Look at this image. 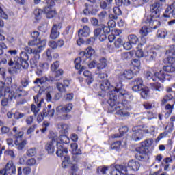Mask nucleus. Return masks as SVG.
I'll use <instances>...</instances> for the list:
<instances>
[{
  "instance_id": "3c124183",
  "label": "nucleus",
  "mask_w": 175,
  "mask_h": 175,
  "mask_svg": "<svg viewBox=\"0 0 175 175\" xmlns=\"http://www.w3.org/2000/svg\"><path fill=\"white\" fill-rule=\"evenodd\" d=\"M115 2L117 6H122V5L129 6V5H131L130 0H115Z\"/></svg>"
},
{
  "instance_id": "f257e3e1",
  "label": "nucleus",
  "mask_w": 175,
  "mask_h": 175,
  "mask_svg": "<svg viewBox=\"0 0 175 175\" xmlns=\"http://www.w3.org/2000/svg\"><path fill=\"white\" fill-rule=\"evenodd\" d=\"M133 100V96L125 93L122 88H113L109 92L108 113H114L120 120H125L131 115L125 110H131V102Z\"/></svg>"
},
{
  "instance_id": "20e7f679",
  "label": "nucleus",
  "mask_w": 175,
  "mask_h": 175,
  "mask_svg": "<svg viewBox=\"0 0 175 175\" xmlns=\"http://www.w3.org/2000/svg\"><path fill=\"white\" fill-rule=\"evenodd\" d=\"M161 2H166V0H159V1L154 2L150 5V15L144 18L145 24L154 25V23L158 22L157 18L161 17V10H162V3Z\"/></svg>"
},
{
  "instance_id": "f3484780",
  "label": "nucleus",
  "mask_w": 175,
  "mask_h": 175,
  "mask_svg": "<svg viewBox=\"0 0 175 175\" xmlns=\"http://www.w3.org/2000/svg\"><path fill=\"white\" fill-rule=\"evenodd\" d=\"M131 85H133V91H135V92H139V91L142 90V88L144 87L143 79L142 78H136L134 80H132Z\"/></svg>"
},
{
  "instance_id": "58836bf2",
  "label": "nucleus",
  "mask_w": 175,
  "mask_h": 175,
  "mask_svg": "<svg viewBox=\"0 0 175 175\" xmlns=\"http://www.w3.org/2000/svg\"><path fill=\"white\" fill-rule=\"evenodd\" d=\"M43 13H44V11L42 9L37 8L34 10L33 14H34L35 20H36V21H39L40 20H42L43 17Z\"/></svg>"
},
{
  "instance_id": "0eeeda50",
  "label": "nucleus",
  "mask_w": 175,
  "mask_h": 175,
  "mask_svg": "<svg viewBox=\"0 0 175 175\" xmlns=\"http://www.w3.org/2000/svg\"><path fill=\"white\" fill-rule=\"evenodd\" d=\"M146 125H138L133 127L132 131L133 132L131 135V139L134 140V142H140V140H143L145 135L150 133L148 129H145Z\"/></svg>"
},
{
  "instance_id": "c85d7f7f",
  "label": "nucleus",
  "mask_w": 175,
  "mask_h": 175,
  "mask_svg": "<svg viewBox=\"0 0 175 175\" xmlns=\"http://www.w3.org/2000/svg\"><path fill=\"white\" fill-rule=\"evenodd\" d=\"M127 166L131 170H133V172H137V170L140 169V163L135 160H131L129 161Z\"/></svg>"
},
{
  "instance_id": "b1692460",
  "label": "nucleus",
  "mask_w": 175,
  "mask_h": 175,
  "mask_svg": "<svg viewBox=\"0 0 175 175\" xmlns=\"http://www.w3.org/2000/svg\"><path fill=\"white\" fill-rule=\"evenodd\" d=\"M135 71L133 70H126L119 75L120 80H131L133 78Z\"/></svg>"
},
{
  "instance_id": "ea45409f",
  "label": "nucleus",
  "mask_w": 175,
  "mask_h": 175,
  "mask_svg": "<svg viewBox=\"0 0 175 175\" xmlns=\"http://www.w3.org/2000/svg\"><path fill=\"white\" fill-rule=\"evenodd\" d=\"M40 55L39 53L34 55L33 57L30 59V66L33 69L38 66V61H39Z\"/></svg>"
},
{
  "instance_id": "f704fd0d",
  "label": "nucleus",
  "mask_w": 175,
  "mask_h": 175,
  "mask_svg": "<svg viewBox=\"0 0 175 175\" xmlns=\"http://www.w3.org/2000/svg\"><path fill=\"white\" fill-rule=\"evenodd\" d=\"M59 36V32L58 31V25H53L51 30L50 38L51 39L55 40Z\"/></svg>"
},
{
  "instance_id": "864d4df0",
  "label": "nucleus",
  "mask_w": 175,
  "mask_h": 175,
  "mask_svg": "<svg viewBox=\"0 0 175 175\" xmlns=\"http://www.w3.org/2000/svg\"><path fill=\"white\" fill-rule=\"evenodd\" d=\"M68 131H69V126L66 124H61V130L60 133L62 135H66L68 133Z\"/></svg>"
},
{
  "instance_id": "774afa93",
  "label": "nucleus",
  "mask_w": 175,
  "mask_h": 175,
  "mask_svg": "<svg viewBox=\"0 0 175 175\" xmlns=\"http://www.w3.org/2000/svg\"><path fill=\"white\" fill-rule=\"evenodd\" d=\"M77 170H79V167L76 165H73L71 167V174L70 175H77Z\"/></svg>"
},
{
  "instance_id": "dca6fc26",
  "label": "nucleus",
  "mask_w": 175,
  "mask_h": 175,
  "mask_svg": "<svg viewBox=\"0 0 175 175\" xmlns=\"http://www.w3.org/2000/svg\"><path fill=\"white\" fill-rule=\"evenodd\" d=\"M111 175H128V167L124 165H116V170L111 172Z\"/></svg>"
},
{
  "instance_id": "5701e85b",
  "label": "nucleus",
  "mask_w": 175,
  "mask_h": 175,
  "mask_svg": "<svg viewBox=\"0 0 175 175\" xmlns=\"http://www.w3.org/2000/svg\"><path fill=\"white\" fill-rule=\"evenodd\" d=\"M81 61H83V57H77L74 61L75 68L78 70V75H81L85 70V67L81 66Z\"/></svg>"
},
{
  "instance_id": "6e6552de",
  "label": "nucleus",
  "mask_w": 175,
  "mask_h": 175,
  "mask_svg": "<svg viewBox=\"0 0 175 175\" xmlns=\"http://www.w3.org/2000/svg\"><path fill=\"white\" fill-rule=\"evenodd\" d=\"M29 56L26 52H21L20 57H14L15 67L14 69H28L29 64L28 63Z\"/></svg>"
},
{
  "instance_id": "473e14b6",
  "label": "nucleus",
  "mask_w": 175,
  "mask_h": 175,
  "mask_svg": "<svg viewBox=\"0 0 175 175\" xmlns=\"http://www.w3.org/2000/svg\"><path fill=\"white\" fill-rule=\"evenodd\" d=\"M150 88L152 91H157L158 92H161L164 90L163 85L159 82L151 83Z\"/></svg>"
},
{
  "instance_id": "c9c22d12",
  "label": "nucleus",
  "mask_w": 175,
  "mask_h": 175,
  "mask_svg": "<svg viewBox=\"0 0 175 175\" xmlns=\"http://www.w3.org/2000/svg\"><path fill=\"white\" fill-rule=\"evenodd\" d=\"M45 150L47 151L48 154H54L55 151V147L54 146V142L51 141L48 142L45 146Z\"/></svg>"
},
{
  "instance_id": "6e6d98bb",
  "label": "nucleus",
  "mask_w": 175,
  "mask_h": 175,
  "mask_svg": "<svg viewBox=\"0 0 175 175\" xmlns=\"http://www.w3.org/2000/svg\"><path fill=\"white\" fill-rule=\"evenodd\" d=\"M27 157H35L36 155V148H31L26 152Z\"/></svg>"
},
{
  "instance_id": "e433bc0d",
  "label": "nucleus",
  "mask_w": 175,
  "mask_h": 175,
  "mask_svg": "<svg viewBox=\"0 0 175 175\" xmlns=\"http://www.w3.org/2000/svg\"><path fill=\"white\" fill-rule=\"evenodd\" d=\"M83 75L86 79V83L88 85H90L94 82V78L92 77V73L89 70H85L83 72Z\"/></svg>"
},
{
  "instance_id": "a211bd4d",
  "label": "nucleus",
  "mask_w": 175,
  "mask_h": 175,
  "mask_svg": "<svg viewBox=\"0 0 175 175\" xmlns=\"http://www.w3.org/2000/svg\"><path fill=\"white\" fill-rule=\"evenodd\" d=\"M70 85V81L68 79H64L63 81V83L61 82H57L56 84V88L59 92L64 93L66 92V88H69Z\"/></svg>"
},
{
  "instance_id": "338daca9",
  "label": "nucleus",
  "mask_w": 175,
  "mask_h": 175,
  "mask_svg": "<svg viewBox=\"0 0 175 175\" xmlns=\"http://www.w3.org/2000/svg\"><path fill=\"white\" fill-rule=\"evenodd\" d=\"M66 109V113H70L73 110V104L68 103L64 106Z\"/></svg>"
},
{
  "instance_id": "c756f323",
  "label": "nucleus",
  "mask_w": 175,
  "mask_h": 175,
  "mask_svg": "<svg viewBox=\"0 0 175 175\" xmlns=\"http://www.w3.org/2000/svg\"><path fill=\"white\" fill-rule=\"evenodd\" d=\"M129 129L126 126H122L119 129V134H113L111 135L112 139H118V137H122L124 135L128 133Z\"/></svg>"
},
{
  "instance_id": "0e129e2a",
  "label": "nucleus",
  "mask_w": 175,
  "mask_h": 175,
  "mask_svg": "<svg viewBox=\"0 0 175 175\" xmlns=\"http://www.w3.org/2000/svg\"><path fill=\"white\" fill-rule=\"evenodd\" d=\"M106 16H107V12L102 11L98 14V18L100 21H103V20L106 18Z\"/></svg>"
},
{
  "instance_id": "052dcab7",
  "label": "nucleus",
  "mask_w": 175,
  "mask_h": 175,
  "mask_svg": "<svg viewBox=\"0 0 175 175\" xmlns=\"http://www.w3.org/2000/svg\"><path fill=\"white\" fill-rule=\"evenodd\" d=\"M4 154L8 157H10L12 159H14V158H16V154H14V152L12 150H5Z\"/></svg>"
},
{
  "instance_id": "a19ab883",
  "label": "nucleus",
  "mask_w": 175,
  "mask_h": 175,
  "mask_svg": "<svg viewBox=\"0 0 175 175\" xmlns=\"http://www.w3.org/2000/svg\"><path fill=\"white\" fill-rule=\"evenodd\" d=\"M154 76L161 83H163V81H165V80H166V74L165 73V70H160L158 72H154Z\"/></svg>"
},
{
  "instance_id": "13d9d810",
  "label": "nucleus",
  "mask_w": 175,
  "mask_h": 175,
  "mask_svg": "<svg viewBox=\"0 0 175 175\" xmlns=\"http://www.w3.org/2000/svg\"><path fill=\"white\" fill-rule=\"evenodd\" d=\"M25 116V113H21L19 111H15L14 113V120H21Z\"/></svg>"
},
{
  "instance_id": "69168bd1",
  "label": "nucleus",
  "mask_w": 175,
  "mask_h": 175,
  "mask_svg": "<svg viewBox=\"0 0 175 175\" xmlns=\"http://www.w3.org/2000/svg\"><path fill=\"white\" fill-rule=\"evenodd\" d=\"M31 111L33 113L34 116H38V113L39 111H40V109L39 107H36L35 104L31 105Z\"/></svg>"
},
{
  "instance_id": "7c9ffc66",
  "label": "nucleus",
  "mask_w": 175,
  "mask_h": 175,
  "mask_svg": "<svg viewBox=\"0 0 175 175\" xmlns=\"http://www.w3.org/2000/svg\"><path fill=\"white\" fill-rule=\"evenodd\" d=\"M32 172V169L30 167H24L23 168L21 167H17V175H29L31 174Z\"/></svg>"
},
{
  "instance_id": "5fc2aeb1",
  "label": "nucleus",
  "mask_w": 175,
  "mask_h": 175,
  "mask_svg": "<svg viewBox=\"0 0 175 175\" xmlns=\"http://www.w3.org/2000/svg\"><path fill=\"white\" fill-rule=\"evenodd\" d=\"M61 64L59 63V61H55L51 65V72H55V70H58V68H59V66Z\"/></svg>"
},
{
  "instance_id": "39448f33",
  "label": "nucleus",
  "mask_w": 175,
  "mask_h": 175,
  "mask_svg": "<svg viewBox=\"0 0 175 175\" xmlns=\"http://www.w3.org/2000/svg\"><path fill=\"white\" fill-rule=\"evenodd\" d=\"M70 143V139L66 136V134H62L59 137V139L57 142L56 146L57 150L56 151L57 157H62L64 154H69L68 148Z\"/></svg>"
},
{
  "instance_id": "412c9836",
  "label": "nucleus",
  "mask_w": 175,
  "mask_h": 175,
  "mask_svg": "<svg viewBox=\"0 0 175 175\" xmlns=\"http://www.w3.org/2000/svg\"><path fill=\"white\" fill-rule=\"evenodd\" d=\"M5 170L7 172V175H16V165L13 161L10 160L5 165Z\"/></svg>"
},
{
  "instance_id": "4d7b16f0",
  "label": "nucleus",
  "mask_w": 175,
  "mask_h": 175,
  "mask_svg": "<svg viewBox=\"0 0 175 175\" xmlns=\"http://www.w3.org/2000/svg\"><path fill=\"white\" fill-rule=\"evenodd\" d=\"M85 9L83 10V13L85 16H88V14H91V10H90V8H91V5L88 3L84 5Z\"/></svg>"
},
{
  "instance_id": "393cba45",
  "label": "nucleus",
  "mask_w": 175,
  "mask_h": 175,
  "mask_svg": "<svg viewBox=\"0 0 175 175\" xmlns=\"http://www.w3.org/2000/svg\"><path fill=\"white\" fill-rule=\"evenodd\" d=\"M95 38H98L100 42H105L107 39V36L103 32L102 28H97L94 31Z\"/></svg>"
},
{
  "instance_id": "8fccbe9b",
  "label": "nucleus",
  "mask_w": 175,
  "mask_h": 175,
  "mask_svg": "<svg viewBox=\"0 0 175 175\" xmlns=\"http://www.w3.org/2000/svg\"><path fill=\"white\" fill-rule=\"evenodd\" d=\"M42 113L44 117H54V114L55 113V109H43Z\"/></svg>"
},
{
  "instance_id": "ddd939ff",
  "label": "nucleus",
  "mask_w": 175,
  "mask_h": 175,
  "mask_svg": "<svg viewBox=\"0 0 175 175\" xmlns=\"http://www.w3.org/2000/svg\"><path fill=\"white\" fill-rule=\"evenodd\" d=\"M70 148L72 150L73 161H75V162H79V161L81 159L80 155H83L81 149L79 148V144H77L76 142L71 143Z\"/></svg>"
},
{
  "instance_id": "c03bdc74",
  "label": "nucleus",
  "mask_w": 175,
  "mask_h": 175,
  "mask_svg": "<svg viewBox=\"0 0 175 175\" xmlns=\"http://www.w3.org/2000/svg\"><path fill=\"white\" fill-rule=\"evenodd\" d=\"M128 40L130 43L133 44V45L137 44L139 43V38L136 34H130L128 36Z\"/></svg>"
},
{
  "instance_id": "2eb2a0df",
  "label": "nucleus",
  "mask_w": 175,
  "mask_h": 175,
  "mask_svg": "<svg viewBox=\"0 0 175 175\" xmlns=\"http://www.w3.org/2000/svg\"><path fill=\"white\" fill-rule=\"evenodd\" d=\"M94 54L95 49H92L91 46L88 47L85 51H82L81 53L83 62H90V61H91V57Z\"/></svg>"
},
{
  "instance_id": "f8f14e48",
  "label": "nucleus",
  "mask_w": 175,
  "mask_h": 175,
  "mask_svg": "<svg viewBox=\"0 0 175 175\" xmlns=\"http://www.w3.org/2000/svg\"><path fill=\"white\" fill-rule=\"evenodd\" d=\"M100 88L101 90V92H98V96L105 98V96L106 95V91H107L109 99H110V92L113 91V88H115L110 85V82L108 80H105L102 81Z\"/></svg>"
},
{
  "instance_id": "423d86ee",
  "label": "nucleus",
  "mask_w": 175,
  "mask_h": 175,
  "mask_svg": "<svg viewBox=\"0 0 175 175\" xmlns=\"http://www.w3.org/2000/svg\"><path fill=\"white\" fill-rule=\"evenodd\" d=\"M31 36L32 40L29 41V46H37V50H34V52L42 53V51L44 50L46 44H47V41L39 38V36H40V33H39V31H33L31 33Z\"/></svg>"
},
{
  "instance_id": "9d476101",
  "label": "nucleus",
  "mask_w": 175,
  "mask_h": 175,
  "mask_svg": "<svg viewBox=\"0 0 175 175\" xmlns=\"http://www.w3.org/2000/svg\"><path fill=\"white\" fill-rule=\"evenodd\" d=\"M159 50H161V46H155L150 45L147 46L146 51L144 52V58H146V61H148V62L155 61L157 55V51H159Z\"/></svg>"
},
{
  "instance_id": "09e8293b",
  "label": "nucleus",
  "mask_w": 175,
  "mask_h": 175,
  "mask_svg": "<svg viewBox=\"0 0 175 175\" xmlns=\"http://www.w3.org/2000/svg\"><path fill=\"white\" fill-rule=\"evenodd\" d=\"M142 106L146 110H151L155 107V104L151 101H145L143 103Z\"/></svg>"
},
{
  "instance_id": "e2e57ef3",
  "label": "nucleus",
  "mask_w": 175,
  "mask_h": 175,
  "mask_svg": "<svg viewBox=\"0 0 175 175\" xmlns=\"http://www.w3.org/2000/svg\"><path fill=\"white\" fill-rule=\"evenodd\" d=\"M27 166H35L36 165V159L34 158L29 159L26 162Z\"/></svg>"
},
{
  "instance_id": "a878e982",
  "label": "nucleus",
  "mask_w": 175,
  "mask_h": 175,
  "mask_svg": "<svg viewBox=\"0 0 175 175\" xmlns=\"http://www.w3.org/2000/svg\"><path fill=\"white\" fill-rule=\"evenodd\" d=\"M140 59H133L131 61L132 70L134 71V75H137L140 72Z\"/></svg>"
},
{
  "instance_id": "a18cd8bd",
  "label": "nucleus",
  "mask_w": 175,
  "mask_h": 175,
  "mask_svg": "<svg viewBox=\"0 0 175 175\" xmlns=\"http://www.w3.org/2000/svg\"><path fill=\"white\" fill-rule=\"evenodd\" d=\"M140 95L143 99H148L149 94H150V89L148 88H142L141 90Z\"/></svg>"
},
{
  "instance_id": "aec40b11",
  "label": "nucleus",
  "mask_w": 175,
  "mask_h": 175,
  "mask_svg": "<svg viewBox=\"0 0 175 175\" xmlns=\"http://www.w3.org/2000/svg\"><path fill=\"white\" fill-rule=\"evenodd\" d=\"M4 96L10 100H13V98H14V99H17V98H20L21 96V94H19L16 95L14 91L12 90L10 88L7 87L4 90Z\"/></svg>"
},
{
  "instance_id": "72a5a7b5",
  "label": "nucleus",
  "mask_w": 175,
  "mask_h": 175,
  "mask_svg": "<svg viewBox=\"0 0 175 175\" xmlns=\"http://www.w3.org/2000/svg\"><path fill=\"white\" fill-rule=\"evenodd\" d=\"M59 158H62V166L64 169H66L68 166H69V161H70V157L68 155V154H63L62 157H59Z\"/></svg>"
},
{
  "instance_id": "bb28decb",
  "label": "nucleus",
  "mask_w": 175,
  "mask_h": 175,
  "mask_svg": "<svg viewBox=\"0 0 175 175\" xmlns=\"http://www.w3.org/2000/svg\"><path fill=\"white\" fill-rule=\"evenodd\" d=\"M91 30L90 29V27L85 25L83 26V29H80L78 31V36L79 38H87L90 36V33Z\"/></svg>"
},
{
  "instance_id": "de8ad7c7",
  "label": "nucleus",
  "mask_w": 175,
  "mask_h": 175,
  "mask_svg": "<svg viewBox=\"0 0 175 175\" xmlns=\"http://www.w3.org/2000/svg\"><path fill=\"white\" fill-rule=\"evenodd\" d=\"M107 170H109V167L106 165L99 166L96 170V173L98 174L105 175L107 174Z\"/></svg>"
},
{
  "instance_id": "49530a36",
  "label": "nucleus",
  "mask_w": 175,
  "mask_h": 175,
  "mask_svg": "<svg viewBox=\"0 0 175 175\" xmlns=\"http://www.w3.org/2000/svg\"><path fill=\"white\" fill-rule=\"evenodd\" d=\"M50 82L49 77H42L37 78L34 81V84H44V83Z\"/></svg>"
},
{
  "instance_id": "37998d69",
  "label": "nucleus",
  "mask_w": 175,
  "mask_h": 175,
  "mask_svg": "<svg viewBox=\"0 0 175 175\" xmlns=\"http://www.w3.org/2000/svg\"><path fill=\"white\" fill-rule=\"evenodd\" d=\"M174 109V105H170V104H167L165 107V109L167 110L165 114V118H169L170 117L172 113H173V109Z\"/></svg>"
},
{
  "instance_id": "79ce46f5",
  "label": "nucleus",
  "mask_w": 175,
  "mask_h": 175,
  "mask_svg": "<svg viewBox=\"0 0 175 175\" xmlns=\"http://www.w3.org/2000/svg\"><path fill=\"white\" fill-rule=\"evenodd\" d=\"M122 144V142L121 141L114 142L111 144L110 148L113 151H120Z\"/></svg>"
},
{
  "instance_id": "4c0bfd02",
  "label": "nucleus",
  "mask_w": 175,
  "mask_h": 175,
  "mask_svg": "<svg viewBox=\"0 0 175 175\" xmlns=\"http://www.w3.org/2000/svg\"><path fill=\"white\" fill-rule=\"evenodd\" d=\"M106 66H107V59L105 57H101L99 59V62L97 64L98 70H102V69H105Z\"/></svg>"
},
{
  "instance_id": "4be33fe9",
  "label": "nucleus",
  "mask_w": 175,
  "mask_h": 175,
  "mask_svg": "<svg viewBox=\"0 0 175 175\" xmlns=\"http://www.w3.org/2000/svg\"><path fill=\"white\" fill-rule=\"evenodd\" d=\"M166 129H167V131H164L159 134V135L157 137L159 140H161V139H163V137H166L167 135H169V133H172V132H173V130L174 129V123L170 122L168 125H167L165 127V131Z\"/></svg>"
},
{
  "instance_id": "9b49d317",
  "label": "nucleus",
  "mask_w": 175,
  "mask_h": 175,
  "mask_svg": "<svg viewBox=\"0 0 175 175\" xmlns=\"http://www.w3.org/2000/svg\"><path fill=\"white\" fill-rule=\"evenodd\" d=\"M164 62H166L169 65L163 66V70L166 73H174L175 75V57L174 55H168L164 59Z\"/></svg>"
},
{
  "instance_id": "2f4dec72",
  "label": "nucleus",
  "mask_w": 175,
  "mask_h": 175,
  "mask_svg": "<svg viewBox=\"0 0 175 175\" xmlns=\"http://www.w3.org/2000/svg\"><path fill=\"white\" fill-rule=\"evenodd\" d=\"M173 13H175V10L173 4H172L171 5H168L167 7L165 13L162 15V17L164 18H170V14H173Z\"/></svg>"
},
{
  "instance_id": "680f3d73",
  "label": "nucleus",
  "mask_w": 175,
  "mask_h": 175,
  "mask_svg": "<svg viewBox=\"0 0 175 175\" xmlns=\"http://www.w3.org/2000/svg\"><path fill=\"white\" fill-rule=\"evenodd\" d=\"M101 29H103V31L105 35L107 33L109 34V32H111V28L108 26H105V25H101Z\"/></svg>"
},
{
  "instance_id": "7ed1b4c3",
  "label": "nucleus",
  "mask_w": 175,
  "mask_h": 175,
  "mask_svg": "<svg viewBox=\"0 0 175 175\" xmlns=\"http://www.w3.org/2000/svg\"><path fill=\"white\" fill-rule=\"evenodd\" d=\"M12 133H13V139H15L13 141L12 138H8L6 139V143L8 146H10L13 147L14 145L16 146L18 151H23L27 146V139H24V127H18L14 126L12 128Z\"/></svg>"
},
{
  "instance_id": "f03ea898",
  "label": "nucleus",
  "mask_w": 175,
  "mask_h": 175,
  "mask_svg": "<svg viewBox=\"0 0 175 175\" xmlns=\"http://www.w3.org/2000/svg\"><path fill=\"white\" fill-rule=\"evenodd\" d=\"M154 139L150 138L140 142V146L135 148V151L137 152L136 158L141 162H147L150 159V154L154 151Z\"/></svg>"
},
{
  "instance_id": "cd10ccee",
  "label": "nucleus",
  "mask_w": 175,
  "mask_h": 175,
  "mask_svg": "<svg viewBox=\"0 0 175 175\" xmlns=\"http://www.w3.org/2000/svg\"><path fill=\"white\" fill-rule=\"evenodd\" d=\"M172 93H167L165 96H163V99L161 100V106H165L168 102L172 100V99H175V91L172 92Z\"/></svg>"
},
{
  "instance_id": "bf43d9fd",
  "label": "nucleus",
  "mask_w": 175,
  "mask_h": 175,
  "mask_svg": "<svg viewBox=\"0 0 175 175\" xmlns=\"http://www.w3.org/2000/svg\"><path fill=\"white\" fill-rule=\"evenodd\" d=\"M133 5L135 8H139V6H143L144 3L142 0H131Z\"/></svg>"
},
{
  "instance_id": "1a4fd4ad",
  "label": "nucleus",
  "mask_w": 175,
  "mask_h": 175,
  "mask_svg": "<svg viewBox=\"0 0 175 175\" xmlns=\"http://www.w3.org/2000/svg\"><path fill=\"white\" fill-rule=\"evenodd\" d=\"M54 6H55V2H54V0H49L47 1L46 6L43 8L44 14H45L46 18L49 20L54 18L58 16L57 10H53Z\"/></svg>"
},
{
  "instance_id": "6ab92c4d",
  "label": "nucleus",
  "mask_w": 175,
  "mask_h": 175,
  "mask_svg": "<svg viewBox=\"0 0 175 175\" xmlns=\"http://www.w3.org/2000/svg\"><path fill=\"white\" fill-rule=\"evenodd\" d=\"M52 73L54 74V77H48L49 78V81H59L62 79V76H64V72L62 68H59L55 71H53Z\"/></svg>"
},
{
  "instance_id": "4468645a",
  "label": "nucleus",
  "mask_w": 175,
  "mask_h": 175,
  "mask_svg": "<svg viewBox=\"0 0 175 175\" xmlns=\"http://www.w3.org/2000/svg\"><path fill=\"white\" fill-rule=\"evenodd\" d=\"M154 23H153V25H150V24H147V25H149V27H148L147 26H143L140 29L139 35L141 36V40H143L144 43H146V38H146V36H147L148 33H150V32H152V29H157V28H158V26H154Z\"/></svg>"
},
{
  "instance_id": "603ef678",
  "label": "nucleus",
  "mask_w": 175,
  "mask_h": 175,
  "mask_svg": "<svg viewBox=\"0 0 175 175\" xmlns=\"http://www.w3.org/2000/svg\"><path fill=\"white\" fill-rule=\"evenodd\" d=\"M116 49H121L124 46V40L121 38H117L114 42Z\"/></svg>"
}]
</instances>
